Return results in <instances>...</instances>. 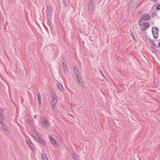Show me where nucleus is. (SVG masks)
<instances>
[{"mask_svg": "<svg viewBox=\"0 0 160 160\" xmlns=\"http://www.w3.org/2000/svg\"><path fill=\"white\" fill-rule=\"evenodd\" d=\"M76 80L78 82V83L79 84L81 85H82L84 86L83 84L84 83H82V82L80 81L79 78H76Z\"/></svg>", "mask_w": 160, "mask_h": 160, "instance_id": "nucleus-21", "label": "nucleus"}, {"mask_svg": "<svg viewBox=\"0 0 160 160\" xmlns=\"http://www.w3.org/2000/svg\"><path fill=\"white\" fill-rule=\"evenodd\" d=\"M156 9L158 10H160V4L158 5L156 7Z\"/></svg>", "mask_w": 160, "mask_h": 160, "instance_id": "nucleus-24", "label": "nucleus"}, {"mask_svg": "<svg viewBox=\"0 0 160 160\" xmlns=\"http://www.w3.org/2000/svg\"><path fill=\"white\" fill-rule=\"evenodd\" d=\"M133 39H134V40H135V37L134 36H133L132 37Z\"/></svg>", "mask_w": 160, "mask_h": 160, "instance_id": "nucleus-30", "label": "nucleus"}, {"mask_svg": "<svg viewBox=\"0 0 160 160\" xmlns=\"http://www.w3.org/2000/svg\"><path fill=\"white\" fill-rule=\"evenodd\" d=\"M0 120H4L5 116L4 113V110L0 108Z\"/></svg>", "mask_w": 160, "mask_h": 160, "instance_id": "nucleus-10", "label": "nucleus"}, {"mask_svg": "<svg viewBox=\"0 0 160 160\" xmlns=\"http://www.w3.org/2000/svg\"><path fill=\"white\" fill-rule=\"evenodd\" d=\"M141 26H142V28H141L142 30L143 31H145L146 29H145V27H144V26L142 25H142Z\"/></svg>", "mask_w": 160, "mask_h": 160, "instance_id": "nucleus-26", "label": "nucleus"}, {"mask_svg": "<svg viewBox=\"0 0 160 160\" xmlns=\"http://www.w3.org/2000/svg\"><path fill=\"white\" fill-rule=\"evenodd\" d=\"M143 25L145 27V29H146L149 27L150 25L148 22H146L144 23Z\"/></svg>", "mask_w": 160, "mask_h": 160, "instance_id": "nucleus-17", "label": "nucleus"}, {"mask_svg": "<svg viewBox=\"0 0 160 160\" xmlns=\"http://www.w3.org/2000/svg\"><path fill=\"white\" fill-rule=\"evenodd\" d=\"M92 0H89L88 4V11L89 14L91 15L93 12L94 5L92 2Z\"/></svg>", "mask_w": 160, "mask_h": 160, "instance_id": "nucleus-3", "label": "nucleus"}, {"mask_svg": "<svg viewBox=\"0 0 160 160\" xmlns=\"http://www.w3.org/2000/svg\"><path fill=\"white\" fill-rule=\"evenodd\" d=\"M52 99L51 102V105L52 108L55 110V106L57 102L58 97L56 94H54L53 93H52Z\"/></svg>", "mask_w": 160, "mask_h": 160, "instance_id": "nucleus-2", "label": "nucleus"}, {"mask_svg": "<svg viewBox=\"0 0 160 160\" xmlns=\"http://www.w3.org/2000/svg\"><path fill=\"white\" fill-rule=\"evenodd\" d=\"M99 71H100V73H101V75L103 76V77H104V75L103 74L102 71L101 70H99Z\"/></svg>", "mask_w": 160, "mask_h": 160, "instance_id": "nucleus-27", "label": "nucleus"}, {"mask_svg": "<svg viewBox=\"0 0 160 160\" xmlns=\"http://www.w3.org/2000/svg\"><path fill=\"white\" fill-rule=\"evenodd\" d=\"M158 46L160 48V42L158 43Z\"/></svg>", "mask_w": 160, "mask_h": 160, "instance_id": "nucleus-29", "label": "nucleus"}, {"mask_svg": "<svg viewBox=\"0 0 160 160\" xmlns=\"http://www.w3.org/2000/svg\"><path fill=\"white\" fill-rule=\"evenodd\" d=\"M4 120H0V123L2 128H4V126H5V125L3 122Z\"/></svg>", "mask_w": 160, "mask_h": 160, "instance_id": "nucleus-20", "label": "nucleus"}, {"mask_svg": "<svg viewBox=\"0 0 160 160\" xmlns=\"http://www.w3.org/2000/svg\"><path fill=\"white\" fill-rule=\"evenodd\" d=\"M63 4H64V5L65 6H67V4L66 3V0H63Z\"/></svg>", "mask_w": 160, "mask_h": 160, "instance_id": "nucleus-25", "label": "nucleus"}, {"mask_svg": "<svg viewBox=\"0 0 160 160\" xmlns=\"http://www.w3.org/2000/svg\"><path fill=\"white\" fill-rule=\"evenodd\" d=\"M41 121L45 127H48L49 126V124L48 123V121L46 118L43 117L41 118Z\"/></svg>", "mask_w": 160, "mask_h": 160, "instance_id": "nucleus-9", "label": "nucleus"}, {"mask_svg": "<svg viewBox=\"0 0 160 160\" xmlns=\"http://www.w3.org/2000/svg\"><path fill=\"white\" fill-rule=\"evenodd\" d=\"M3 130H5V131L7 132H9V130L8 129L6 128V126H4V128H2Z\"/></svg>", "mask_w": 160, "mask_h": 160, "instance_id": "nucleus-22", "label": "nucleus"}, {"mask_svg": "<svg viewBox=\"0 0 160 160\" xmlns=\"http://www.w3.org/2000/svg\"><path fill=\"white\" fill-rule=\"evenodd\" d=\"M42 160H48L47 155L45 153H43L42 155Z\"/></svg>", "mask_w": 160, "mask_h": 160, "instance_id": "nucleus-15", "label": "nucleus"}, {"mask_svg": "<svg viewBox=\"0 0 160 160\" xmlns=\"http://www.w3.org/2000/svg\"><path fill=\"white\" fill-rule=\"evenodd\" d=\"M34 136L40 143L41 144L44 146H45V144L44 141L43 139L41 138L36 133L34 134Z\"/></svg>", "mask_w": 160, "mask_h": 160, "instance_id": "nucleus-4", "label": "nucleus"}, {"mask_svg": "<svg viewBox=\"0 0 160 160\" xmlns=\"http://www.w3.org/2000/svg\"><path fill=\"white\" fill-rule=\"evenodd\" d=\"M152 32L154 37L156 38L158 35V29L157 28L153 27L152 28Z\"/></svg>", "mask_w": 160, "mask_h": 160, "instance_id": "nucleus-6", "label": "nucleus"}, {"mask_svg": "<svg viewBox=\"0 0 160 160\" xmlns=\"http://www.w3.org/2000/svg\"><path fill=\"white\" fill-rule=\"evenodd\" d=\"M73 70L75 74L76 77L77 78H79L80 75L79 72L77 68L75 66H74L73 67Z\"/></svg>", "mask_w": 160, "mask_h": 160, "instance_id": "nucleus-11", "label": "nucleus"}, {"mask_svg": "<svg viewBox=\"0 0 160 160\" xmlns=\"http://www.w3.org/2000/svg\"><path fill=\"white\" fill-rule=\"evenodd\" d=\"M27 143L31 150L34 152L35 151V147L32 141L29 140H27Z\"/></svg>", "mask_w": 160, "mask_h": 160, "instance_id": "nucleus-5", "label": "nucleus"}, {"mask_svg": "<svg viewBox=\"0 0 160 160\" xmlns=\"http://www.w3.org/2000/svg\"><path fill=\"white\" fill-rule=\"evenodd\" d=\"M72 157L74 160H77V157L75 153H73L71 155Z\"/></svg>", "mask_w": 160, "mask_h": 160, "instance_id": "nucleus-19", "label": "nucleus"}, {"mask_svg": "<svg viewBox=\"0 0 160 160\" xmlns=\"http://www.w3.org/2000/svg\"><path fill=\"white\" fill-rule=\"evenodd\" d=\"M149 41L152 44L153 47H155L156 46V44L155 43L154 41L149 39Z\"/></svg>", "mask_w": 160, "mask_h": 160, "instance_id": "nucleus-18", "label": "nucleus"}, {"mask_svg": "<svg viewBox=\"0 0 160 160\" xmlns=\"http://www.w3.org/2000/svg\"><path fill=\"white\" fill-rule=\"evenodd\" d=\"M47 24L49 27H50V22L51 19H48Z\"/></svg>", "mask_w": 160, "mask_h": 160, "instance_id": "nucleus-23", "label": "nucleus"}, {"mask_svg": "<svg viewBox=\"0 0 160 160\" xmlns=\"http://www.w3.org/2000/svg\"><path fill=\"white\" fill-rule=\"evenodd\" d=\"M37 115H35L34 116V118L35 119H36L37 118Z\"/></svg>", "mask_w": 160, "mask_h": 160, "instance_id": "nucleus-28", "label": "nucleus"}, {"mask_svg": "<svg viewBox=\"0 0 160 160\" xmlns=\"http://www.w3.org/2000/svg\"><path fill=\"white\" fill-rule=\"evenodd\" d=\"M150 15L147 13H145L140 18L138 22V24L139 26L142 25L143 22H142V20H148L150 19Z\"/></svg>", "mask_w": 160, "mask_h": 160, "instance_id": "nucleus-1", "label": "nucleus"}, {"mask_svg": "<svg viewBox=\"0 0 160 160\" xmlns=\"http://www.w3.org/2000/svg\"><path fill=\"white\" fill-rule=\"evenodd\" d=\"M49 139L51 142V144L53 145H57L56 140L51 136H49Z\"/></svg>", "mask_w": 160, "mask_h": 160, "instance_id": "nucleus-12", "label": "nucleus"}, {"mask_svg": "<svg viewBox=\"0 0 160 160\" xmlns=\"http://www.w3.org/2000/svg\"><path fill=\"white\" fill-rule=\"evenodd\" d=\"M58 89L61 91H63L64 90V88H63L62 86L60 84H58Z\"/></svg>", "mask_w": 160, "mask_h": 160, "instance_id": "nucleus-16", "label": "nucleus"}, {"mask_svg": "<svg viewBox=\"0 0 160 160\" xmlns=\"http://www.w3.org/2000/svg\"><path fill=\"white\" fill-rule=\"evenodd\" d=\"M62 67L63 71L65 74H66V71L67 69V67L64 59H63L62 60Z\"/></svg>", "mask_w": 160, "mask_h": 160, "instance_id": "nucleus-8", "label": "nucleus"}, {"mask_svg": "<svg viewBox=\"0 0 160 160\" xmlns=\"http://www.w3.org/2000/svg\"><path fill=\"white\" fill-rule=\"evenodd\" d=\"M27 123L29 124L31 126H33L34 125V123L31 120L27 119L26 120Z\"/></svg>", "mask_w": 160, "mask_h": 160, "instance_id": "nucleus-13", "label": "nucleus"}, {"mask_svg": "<svg viewBox=\"0 0 160 160\" xmlns=\"http://www.w3.org/2000/svg\"><path fill=\"white\" fill-rule=\"evenodd\" d=\"M38 101L39 104H41V96L40 93H38L37 95Z\"/></svg>", "mask_w": 160, "mask_h": 160, "instance_id": "nucleus-14", "label": "nucleus"}, {"mask_svg": "<svg viewBox=\"0 0 160 160\" xmlns=\"http://www.w3.org/2000/svg\"><path fill=\"white\" fill-rule=\"evenodd\" d=\"M52 12V8L50 7H48L47 10V14L48 19H51Z\"/></svg>", "mask_w": 160, "mask_h": 160, "instance_id": "nucleus-7", "label": "nucleus"}]
</instances>
